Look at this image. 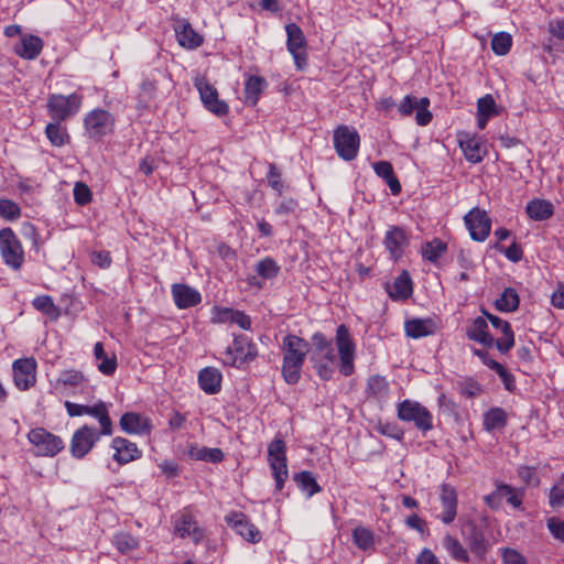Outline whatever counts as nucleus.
I'll use <instances>...</instances> for the list:
<instances>
[{
    "label": "nucleus",
    "instance_id": "25",
    "mask_svg": "<svg viewBox=\"0 0 564 564\" xmlns=\"http://www.w3.org/2000/svg\"><path fill=\"white\" fill-rule=\"evenodd\" d=\"M177 42L181 46L194 50L203 44V36L199 35L187 20H177L174 25Z\"/></svg>",
    "mask_w": 564,
    "mask_h": 564
},
{
    "label": "nucleus",
    "instance_id": "6",
    "mask_svg": "<svg viewBox=\"0 0 564 564\" xmlns=\"http://www.w3.org/2000/svg\"><path fill=\"white\" fill-rule=\"evenodd\" d=\"M0 252L4 263L19 270L24 262V251L14 231L7 227L0 230Z\"/></svg>",
    "mask_w": 564,
    "mask_h": 564
},
{
    "label": "nucleus",
    "instance_id": "61",
    "mask_svg": "<svg viewBox=\"0 0 564 564\" xmlns=\"http://www.w3.org/2000/svg\"><path fill=\"white\" fill-rule=\"evenodd\" d=\"M268 183L279 194L282 193L283 183L281 181V172L276 169L274 163L269 164Z\"/></svg>",
    "mask_w": 564,
    "mask_h": 564
},
{
    "label": "nucleus",
    "instance_id": "17",
    "mask_svg": "<svg viewBox=\"0 0 564 564\" xmlns=\"http://www.w3.org/2000/svg\"><path fill=\"white\" fill-rule=\"evenodd\" d=\"M36 364L33 358L18 359L12 365L14 384L19 390H28L35 383Z\"/></svg>",
    "mask_w": 564,
    "mask_h": 564
},
{
    "label": "nucleus",
    "instance_id": "63",
    "mask_svg": "<svg viewBox=\"0 0 564 564\" xmlns=\"http://www.w3.org/2000/svg\"><path fill=\"white\" fill-rule=\"evenodd\" d=\"M546 525L555 539L564 542V521L556 517H552L547 519Z\"/></svg>",
    "mask_w": 564,
    "mask_h": 564
},
{
    "label": "nucleus",
    "instance_id": "3",
    "mask_svg": "<svg viewBox=\"0 0 564 564\" xmlns=\"http://www.w3.org/2000/svg\"><path fill=\"white\" fill-rule=\"evenodd\" d=\"M334 149L337 155L344 161H352L357 158L360 137L354 127L340 124L334 130Z\"/></svg>",
    "mask_w": 564,
    "mask_h": 564
},
{
    "label": "nucleus",
    "instance_id": "56",
    "mask_svg": "<svg viewBox=\"0 0 564 564\" xmlns=\"http://www.w3.org/2000/svg\"><path fill=\"white\" fill-rule=\"evenodd\" d=\"M549 498L552 508L564 506V476L551 488Z\"/></svg>",
    "mask_w": 564,
    "mask_h": 564
},
{
    "label": "nucleus",
    "instance_id": "35",
    "mask_svg": "<svg viewBox=\"0 0 564 564\" xmlns=\"http://www.w3.org/2000/svg\"><path fill=\"white\" fill-rule=\"evenodd\" d=\"M267 85L263 77L250 76L245 85V102L249 106H256Z\"/></svg>",
    "mask_w": 564,
    "mask_h": 564
},
{
    "label": "nucleus",
    "instance_id": "62",
    "mask_svg": "<svg viewBox=\"0 0 564 564\" xmlns=\"http://www.w3.org/2000/svg\"><path fill=\"white\" fill-rule=\"evenodd\" d=\"M459 391L467 398H474L481 392V387L477 381L469 378L459 382Z\"/></svg>",
    "mask_w": 564,
    "mask_h": 564
},
{
    "label": "nucleus",
    "instance_id": "48",
    "mask_svg": "<svg viewBox=\"0 0 564 564\" xmlns=\"http://www.w3.org/2000/svg\"><path fill=\"white\" fill-rule=\"evenodd\" d=\"M367 392L368 395L375 399H383L388 395L389 392V383L384 377L375 375L371 376L367 381Z\"/></svg>",
    "mask_w": 564,
    "mask_h": 564
},
{
    "label": "nucleus",
    "instance_id": "21",
    "mask_svg": "<svg viewBox=\"0 0 564 564\" xmlns=\"http://www.w3.org/2000/svg\"><path fill=\"white\" fill-rule=\"evenodd\" d=\"M281 267L271 258L265 257L259 260L254 265L256 275L248 278V283L252 286L261 289L263 286L262 280H272L280 273Z\"/></svg>",
    "mask_w": 564,
    "mask_h": 564
},
{
    "label": "nucleus",
    "instance_id": "32",
    "mask_svg": "<svg viewBox=\"0 0 564 564\" xmlns=\"http://www.w3.org/2000/svg\"><path fill=\"white\" fill-rule=\"evenodd\" d=\"M43 41L36 35H25L15 45L14 53L24 59H35L42 52Z\"/></svg>",
    "mask_w": 564,
    "mask_h": 564
},
{
    "label": "nucleus",
    "instance_id": "10",
    "mask_svg": "<svg viewBox=\"0 0 564 564\" xmlns=\"http://www.w3.org/2000/svg\"><path fill=\"white\" fill-rule=\"evenodd\" d=\"M194 86L198 90L200 100L208 111L219 117L228 113V105L218 98L217 89L205 77H196Z\"/></svg>",
    "mask_w": 564,
    "mask_h": 564
},
{
    "label": "nucleus",
    "instance_id": "52",
    "mask_svg": "<svg viewBox=\"0 0 564 564\" xmlns=\"http://www.w3.org/2000/svg\"><path fill=\"white\" fill-rule=\"evenodd\" d=\"M32 305L35 310L54 318L59 314L57 306L54 304L53 299L50 295L36 296L33 300Z\"/></svg>",
    "mask_w": 564,
    "mask_h": 564
},
{
    "label": "nucleus",
    "instance_id": "1",
    "mask_svg": "<svg viewBox=\"0 0 564 564\" xmlns=\"http://www.w3.org/2000/svg\"><path fill=\"white\" fill-rule=\"evenodd\" d=\"M282 351V376L286 383L295 384L301 379L302 367L310 351L308 343L296 335L289 334L283 338Z\"/></svg>",
    "mask_w": 564,
    "mask_h": 564
},
{
    "label": "nucleus",
    "instance_id": "28",
    "mask_svg": "<svg viewBox=\"0 0 564 564\" xmlns=\"http://www.w3.org/2000/svg\"><path fill=\"white\" fill-rule=\"evenodd\" d=\"M389 296L394 301H403L411 297L413 293L412 280L408 271H402L393 281L392 285L387 286Z\"/></svg>",
    "mask_w": 564,
    "mask_h": 564
},
{
    "label": "nucleus",
    "instance_id": "57",
    "mask_svg": "<svg viewBox=\"0 0 564 564\" xmlns=\"http://www.w3.org/2000/svg\"><path fill=\"white\" fill-rule=\"evenodd\" d=\"M500 553L503 564H528L527 558L514 549L502 547Z\"/></svg>",
    "mask_w": 564,
    "mask_h": 564
},
{
    "label": "nucleus",
    "instance_id": "24",
    "mask_svg": "<svg viewBox=\"0 0 564 564\" xmlns=\"http://www.w3.org/2000/svg\"><path fill=\"white\" fill-rule=\"evenodd\" d=\"M111 447L115 449L113 459L120 465L139 459L142 455L135 443L123 437H115Z\"/></svg>",
    "mask_w": 564,
    "mask_h": 564
},
{
    "label": "nucleus",
    "instance_id": "9",
    "mask_svg": "<svg viewBox=\"0 0 564 564\" xmlns=\"http://www.w3.org/2000/svg\"><path fill=\"white\" fill-rule=\"evenodd\" d=\"M29 442L35 447V454L39 456H55L63 448L62 438L43 427H36L28 433Z\"/></svg>",
    "mask_w": 564,
    "mask_h": 564
},
{
    "label": "nucleus",
    "instance_id": "4",
    "mask_svg": "<svg viewBox=\"0 0 564 564\" xmlns=\"http://www.w3.org/2000/svg\"><path fill=\"white\" fill-rule=\"evenodd\" d=\"M268 460L275 489L281 490L289 478L286 444L281 438H274L268 446Z\"/></svg>",
    "mask_w": 564,
    "mask_h": 564
},
{
    "label": "nucleus",
    "instance_id": "51",
    "mask_svg": "<svg viewBox=\"0 0 564 564\" xmlns=\"http://www.w3.org/2000/svg\"><path fill=\"white\" fill-rule=\"evenodd\" d=\"M85 381L84 375L74 369L63 370L57 380V386L68 387V388H76L79 387Z\"/></svg>",
    "mask_w": 564,
    "mask_h": 564
},
{
    "label": "nucleus",
    "instance_id": "15",
    "mask_svg": "<svg viewBox=\"0 0 564 564\" xmlns=\"http://www.w3.org/2000/svg\"><path fill=\"white\" fill-rule=\"evenodd\" d=\"M464 219L473 240L481 242L487 239L490 234L491 220L486 212L474 208Z\"/></svg>",
    "mask_w": 564,
    "mask_h": 564
},
{
    "label": "nucleus",
    "instance_id": "27",
    "mask_svg": "<svg viewBox=\"0 0 564 564\" xmlns=\"http://www.w3.org/2000/svg\"><path fill=\"white\" fill-rule=\"evenodd\" d=\"M437 325L432 318H412L404 323V332L408 337L419 339L435 334Z\"/></svg>",
    "mask_w": 564,
    "mask_h": 564
},
{
    "label": "nucleus",
    "instance_id": "23",
    "mask_svg": "<svg viewBox=\"0 0 564 564\" xmlns=\"http://www.w3.org/2000/svg\"><path fill=\"white\" fill-rule=\"evenodd\" d=\"M171 293L174 300L175 305L180 310H185L188 307L196 306L202 302V295L200 293L183 283H175L171 288Z\"/></svg>",
    "mask_w": 564,
    "mask_h": 564
},
{
    "label": "nucleus",
    "instance_id": "40",
    "mask_svg": "<svg viewBox=\"0 0 564 564\" xmlns=\"http://www.w3.org/2000/svg\"><path fill=\"white\" fill-rule=\"evenodd\" d=\"M188 455L196 460L210 463H220L224 459V453L220 448L198 447L192 445Z\"/></svg>",
    "mask_w": 564,
    "mask_h": 564
},
{
    "label": "nucleus",
    "instance_id": "45",
    "mask_svg": "<svg viewBox=\"0 0 564 564\" xmlns=\"http://www.w3.org/2000/svg\"><path fill=\"white\" fill-rule=\"evenodd\" d=\"M315 368L318 377L322 380H329L334 372V365L336 362V354L332 351V356L329 358H324L323 354H321L317 359H310Z\"/></svg>",
    "mask_w": 564,
    "mask_h": 564
},
{
    "label": "nucleus",
    "instance_id": "22",
    "mask_svg": "<svg viewBox=\"0 0 564 564\" xmlns=\"http://www.w3.org/2000/svg\"><path fill=\"white\" fill-rule=\"evenodd\" d=\"M119 425L126 433L135 435H148L152 429L151 420L135 412L122 414Z\"/></svg>",
    "mask_w": 564,
    "mask_h": 564
},
{
    "label": "nucleus",
    "instance_id": "58",
    "mask_svg": "<svg viewBox=\"0 0 564 564\" xmlns=\"http://www.w3.org/2000/svg\"><path fill=\"white\" fill-rule=\"evenodd\" d=\"M74 199L80 206H84L91 200V192L85 183L77 182L75 184Z\"/></svg>",
    "mask_w": 564,
    "mask_h": 564
},
{
    "label": "nucleus",
    "instance_id": "33",
    "mask_svg": "<svg viewBox=\"0 0 564 564\" xmlns=\"http://www.w3.org/2000/svg\"><path fill=\"white\" fill-rule=\"evenodd\" d=\"M352 542L356 547L365 553H371L376 550L375 533L364 525H357L351 533Z\"/></svg>",
    "mask_w": 564,
    "mask_h": 564
},
{
    "label": "nucleus",
    "instance_id": "16",
    "mask_svg": "<svg viewBox=\"0 0 564 564\" xmlns=\"http://www.w3.org/2000/svg\"><path fill=\"white\" fill-rule=\"evenodd\" d=\"M85 128L90 138L100 139L107 134L113 123L110 112L95 109L85 117Z\"/></svg>",
    "mask_w": 564,
    "mask_h": 564
},
{
    "label": "nucleus",
    "instance_id": "14",
    "mask_svg": "<svg viewBox=\"0 0 564 564\" xmlns=\"http://www.w3.org/2000/svg\"><path fill=\"white\" fill-rule=\"evenodd\" d=\"M288 35V51L292 54L296 67L303 69L306 66L305 37L301 28L295 23L285 25Z\"/></svg>",
    "mask_w": 564,
    "mask_h": 564
},
{
    "label": "nucleus",
    "instance_id": "13",
    "mask_svg": "<svg viewBox=\"0 0 564 564\" xmlns=\"http://www.w3.org/2000/svg\"><path fill=\"white\" fill-rule=\"evenodd\" d=\"M430 99L426 97L417 99L414 96H405L398 106V111L401 116L406 117L415 112V121L419 126H426L432 120V113L427 109Z\"/></svg>",
    "mask_w": 564,
    "mask_h": 564
},
{
    "label": "nucleus",
    "instance_id": "30",
    "mask_svg": "<svg viewBox=\"0 0 564 564\" xmlns=\"http://www.w3.org/2000/svg\"><path fill=\"white\" fill-rule=\"evenodd\" d=\"M384 246L393 259H399L406 246V236L401 227H391L384 237Z\"/></svg>",
    "mask_w": 564,
    "mask_h": 564
},
{
    "label": "nucleus",
    "instance_id": "31",
    "mask_svg": "<svg viewBox=\"0 0 564 564\" xmlns=\"http://www.w3.org/2000/svg\"><path fill=\"white\" fill-rule=\"evenodd\" d=\"M221 379V372L214 367H206L198 373L199 387L207 394H215L220 391Z\"/></svg>",
    "mask_w": 564,
    "mask_h": 564
},
{
    "label": "nucleus",
    "instance_id": "37",
    "mask_svg": "<svg viewBox=\"0 0 564 564\" xmlns=\"http://www.w3.org/2000/svg\"><path fill=\"white\" fill-rule=\"evenodd\" d=\"M94 356L98 361H100L97 365V368L101 373L106 376H111L115 373L117 369V357L115 355L110 357L107 356L102 343L98 341L95 344Z\"/></svg>",
    "mask_w": 564,
    "mask_h": 564
},
{
    "label": "nucleus",
    "instance_id": "53",
    "mask_svg": "<svg viewBox=\"0 0 564 564\" xmlns=\"http://www.w3.org/2000/svg\"><path fill=\"white\" fill-rule=\"evenodd\" d=\"M512 45V37L507 32H499L494 35L491 40V48L495 54L503 56L506 55Z\"/></svg>",
    "mask_w": 564,
    "mask_h": 564
},
{
    "label": "nucleus",
    "instance_id": "59",
    "mask_svg": "<svg viewBox=\"0 0 564 564\" xmlns=\"http://www.w3.org/2000/svg\"><path fill=\"white\" fill-rule=\"evenodd\" d=\"M477 113L492 117L496 115V102L491 95H486L477 101Z\"/></svg>",
    "mask_w": 564,
    "mask_h": 564
},
{
    "label": "nucleus",
    "instance_id": "29",
    "mask_svg": "<svg viewBox=\"0 0 564 564\" xmlns=\"http://www.w3.org/2000/svg\"><path fill=\"white\" fill-rule=\"evenodd\" d=\"M466 334L470 340L477 341L486 347L496 345L494 337L488 333L487 319L482 316H478L473 321Z\"/></svg>",
    "mask_w": 564,
    "mask_h": 564
},
{
    "label": "nucleus",
    "instance_id": "50",
    "mask_svg": "<svg viewBox=\"0 0 564 564\" xmlns=\"http://www.w3.org/2000/svg\"><path fill=\"white\" fill-rule=\"evenodd\" d=\"M447 246L441 239H434L430 242H426L422 247V256L424 259L436 262L442 254L446 251Z\"/></svg>",
    "mask_w": 564,
    "mask_h": 564
},
{
    "label": "nucleus",
    "instance_id": "47",
    "mask_svg": "<svg viewBox=\"0 0 564 564\" xmlns=\"http://www.w3.org/2000/svg\"><path fill=\"white\" fill-rule=\"evenodd\" d=\"M495 496L506 498L507 502L514 508H519L522 505V495L509 485H499L494 495L486 497V501L490 503Z\"/></svg>",
    "mask_w": 564,
    "mask_h": 564
},
{
    "label": "nucleus",
    "instance_id": "20",
    "mask_svg": "<svg viewBox=\"0 0 564 564\" xmlns=\"http://www.w3.org/2000/svg\"><path fill=\"white\" fill-rule=\"evenodd\" d=\"M174 530L180 538H189L195 543L204 539V530L188 512H182L175 519Z\"/></svg>",
    "mask_w": 564,
    "mask_h": 564
},
{
    "label": "nucleus",
    "instance_id": "5",
    "mask_svg": "<svg viewBox=\"0 0 564 564\" xmlns=\"http://www.w3.org/2000/svg\"><path fill=\"white\" fill-rule=\"evenodd\" d=\"M64 405L69 416H80L84 414L94 416L98 420L104 435L109 436L112 434V421L109 416L108 405L104 401H99L91 406L66 401Z\"/></svg>",
    "mask_w": 564,
    "mask_h": 564
},
{
    "label": "nucleus",
    "instance_id": "49",
    "mask_svg": "<svg viewBox=\"0 0 564 564\" xmlns=\"http://www.w3.org/2000/svg\"><path fill=\"white\" fill-rule=\"evenodd\" d=\"M59 123L53 120L45 128L46 137L54 147H63L69 139L66 129L62 128Z\"/></svg>",
    "mask_w": 564,
    "mask_h": 564
},
{
    "label": "nucleus",
    "instance_id": "64",
    "mask_svg": "<svg viewBox=\"0 0 564 564\" xmlns=\"http://www.w3.org/2000/svg\"><path fill=\"white\" fill-rule=\"evenodd\" d=\"M521 480L528 485H539V477L534 467L521 466L518 469Z\"/></svg>",
    "mask_w": 564,
    "mask_h": 564
},
{
    "label": "nucleus",
    "instance_id": "7",
    "mask_svg": "<svg viewBox=\"0 0 564 564\" xmlns=\"http://www.w3.org/2000/svg\"><path fill=\"white\" fill-rule=\"evenodd\" d=\"M257 355L256 345L247 336L239 335L235 337L232 346L226 348L223 362L226 366L237 367L243 362L252 361Z\"/></svg>",
    "mask_w": 564,
    "mask_h": 564
},
{
    "label": "nucleus",
    "instance_id": "46",
    "mask_svg": "<svg viewBox=\"0 0 564 564\" xmlns=\"http://www.w3.org/2000/svg\"><path fill=\"white\" fill-rule=\"evenodd\" d=\"M293 478L297 487L301 490L306 491L310 497L322 490L313 473L311 471L303 470L301 473L295 474Z\"/></svg>",
    "mask_w": 564,
    "mask_h": 564
},
{
    "label": "nucleus",
    "instance_id": "44",
    "mask_svg": "<svg viewBox=\"0 0 564 564\" xmlns=\"http://www.w3.org/2000/svg\"><path fill=\"white\" fill-rule=\"evenodd\" d=\"M443 546L448 554L456 561L469 562V555L463 544L454 536L447 534L443 539Z\"/></svg>",
    "mask_w": 564,
    "mask_h": 564
},
{
    "label": "nucleus",
    "instance_id": "12",
    "mask_svg": "<svg viewBox=\"0 0 564 564\" xmlns=\"http://www.w3.org/2000/svg\"><path fill=\"white\" fill-rule=\"evenodd\" d=\"M104 435L100 431L95 430L89 425H83L80 429L76 430L73 434L70 441V453L75 458L85 457L94 445L100 440V436Z\"/></svg>",
    "mask_w": 564,
    "mask_h": 564
},
{
    "label": "nucleus",
    "instance_id": "60",
    "mask_svg": "<svg viewBox=\"0 0 564 564\" xmlns=\"http://www.w3.org/2000/svg\"><path fill=\"white\" fill-rule=\"evenodd\" d=\"M235 310L229 307L215 306L212 311V323L224 324L231 323Z\"/></svg>",
    "mask_w": 564,
    "mask_h": 564
},
{
    "label": "nucleus",
    "instance_id": "26",
    "mask_svg": "<svg viewBox=\"0 0 564 564\" xmlns=\"http://www.w3.org/2000/svg\"><path fill=\"white\" fill-rule=\"evenodd\" d=\"M485 314L491 325L502 333V337L495 340L497 349L501 354L508 352L514 346V334L511 325L496 315L487 312H485Z\"/></svg>",
    "mask_w": 564,
    "mask_h": 564
},
{
    "label": "nucleus",
    "instance_id": "2",
    "mask_svg": "<svg viewBox=\"0 0 564 564\" xmlns=\"http://www.w3.org/2000/svg\"><path fill=\"white\" fill-rule=\"evenodd\" d=\"M398 417L403 422H411L425 435L433 430V415L421 403L412 400H404L398 404Z\"/></svg>",
    "mask_w": 564,
    "mask_h": 564
},
{
    "label": "nucleus",
    "instance_id": "43",
    "mask_svg": "<svg viewBox=\"0 0 564 564\" xmlns=\"http://www.w3.org/2000/svg\"><path fill=\"white\" fill-rule=\"evenodd\" d=\"M507 425V413L501 408H492L484 415V427L486 431L502 429Z\"/></svg>",
    "mask_w": 564,
    "mask_h": 564
},
{
    "label": "nucleus",
    "instance_id": "38",
    "mask_svg": "<svg viewBox=\"0 0 564 564\" xmlns=\"http://www.w3.org/2000/svg\"><path fill=\"white\" fill-rule=\"evenodd\" d=\"M467 543L470 547V551L480 558L486 555L489 547V543L484 532L476 525H471L470 533L467 536Z\"/></svg>",
    "mask_w": 564,
    "mask_h": 564
},
{
    "label": "nucleus",
    "instance_id": "55",
    "mask_svg": "<svg viewBox=\"0 0 564 564\" xmlns=\"http://www.w3.org/2000/svg\"><path fill=\"white\" fill-rule=\"evenodd\" d=\"M0 216L7 220L13 221L21 216V208L11 199H0Z\"/></svg>",
    "mask_w": 564,
    "mask_h": 564
},
{
    "label": "nucleus",
    "instance_id": "42",
    "mask_svg": "<svg viewBox=\"0 0 564 564\" xmlns=\"http://www.w3.org/2000/svg\"><path fill=\"white\" fill-rule=\"evenodd\" d=\"M520 299L517 291L512 288H506L500 297L496 300V308L500 312H513L519 307Z\"/></svg>",
    "mask_w": 564,
    "mask_h": 564
},
{
    "label": "nucleus",
    "instance_id": "54",
    "mask_svg": "<svg viewBox=\"0 0 564 564\" xmlns=\"http://www.w3.org/2000/svg\"><path fill=\"white\" fill-rule=\"evenodd\" d=\"M113 544L120 553H128L138 547V540L129 533L121 532L115 535Z\"/></svg>",
    "mask_w": 564,
    "mask_h": 564
},
{
    "label": "nucleus",
    "instance_id": "41",
    "mask_svg": "<svg viewBox=\"0 0 564 564\" xmlns=\"http://www.w3.org/2000/svg\"><path fill=\"white\" fill-rule=\"evenodd\" d=\"M313 349L308 351L310 359H317L323 354L324 358H329L332 351H335L332 341L328 340L322 333H315L312 338Z\"/></svg>",
    "mask_w": 564,
    "mask_h": 564
},
{
    "label": "nucleus",
    "instance_id": "11",
    "mask_svg": "<svg viewBox=\"0 0 564 564\" xmlns=\"http://www.w3.org/2000/svg\"><path fill=\"white\" fill-rule=\"evenodd\" d=\"M336 343L340 360V372L348 377L354 372L355 344L348 328L341 324L336 332Z\"/></svg>",
    "mask_w": 564,
    "mask_h": 564
},
{
    "label": "nucleus",
    "instance_id": "39",
    "mask_svg": "<svg viewBox=\"0 0 564 564\" xmlns=\"http://www.w3.org/2000/svg\"><path fill=\"white\" fill-rule=\"evenodd\" d=\"M460 148L464 152L466 160L470 163H479L482 161L486 151L480 141L475 138H468L460 141Z\"/></svg>",
    "mask_w": 564,
    "mask_h": 564
},
{
    "label": "nucleus",
    "instance_id": "36",
    "mask_svg": "<svg viewBox=\"0 0 564 564\" xmlns=\"http://www.w3.org/2000/svg\"><path fill=\"white\" fill-rule=\"evenodd\" d=\"M528 216L533 220H545L553 215V205L545 199H532L525 207Z\"/></svg>",
    "mask_w": 564,
    "mask_h": 564
},
{
    "label": "nucleus",
    "instance_id": "19",
    "mask_svg": "<svg viewBox=\"0 0 564 564\" xmlns=\"http://www.w3.org/2000/svg\"><path fill=\"white\" fill-rule=\"evenodd\" d=\"M227 523L236 531L237 534L242 536L246 541L251 543L260 542L262 534L258 528L251 523L247 517L241 512H234L226 517Z\"/></svg>",
    "mask_w": 564,
    "mask_h": 564
},
{
    "label": "nucleus",
    "instance_id": "34",
    "mask_svg": "<svg viewBox=\"0 0 564 564\" xmlns=\"http://www.w3.org/2000/svg\"><path fill=\"white\" fill-rule=\"evenodd\" d=\"M375 173L383 178L393 195L401 192V184L393 172V166L389 161H378L372 164Z\"/></svg>",
    "mask_w": 564,
    "mask_h": 564
},
{
    "label": "nucleus",
    "instance_id": "18",
    "mask_svg": "<svg viewBox=\"0 0 564 564\" xmlns=\"http://www.w3.org/2000/svg\"><path fill=\"white\" fill-rule=\"evenodd\" d=\"M440 502L442 511L437 518L444 524H451L457 516V492L454 487L448 484H443L440 490Z\"/></svg>",
    "mask_w": 564,
    "mask_h": 564
},
{
    "label": "nucleus",
    "instance_id": "8",
    "mask_svg": "<svg viewBox=\"0 0 564 564\" xmlns=\"http://www.w3.org/2000/svg\"><path fill=\"white\" fill-rule=\"evenodd\" d=\"M82 96L73 93L68 96L52 95L47 100V111L54 121L62 122L78 112Z\"/></svg>",
    "mask_w": 564,
    "mask_h": 564
}]
</instances>
